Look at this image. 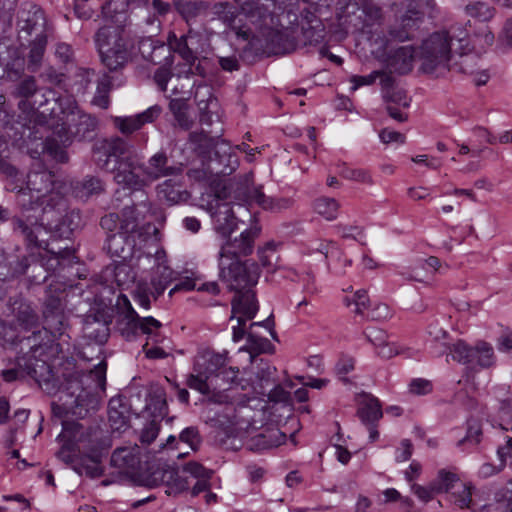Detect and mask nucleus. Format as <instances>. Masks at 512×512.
I'll list each match as a JSON object with an SVG mask.
<instances>
[{
	"label": "nucleus",
	"instance_id": "nucleus-1",
	"mask_svg": "<svg viewBox=\"0 0 512 512\" xmlns=\"http://www.w3.org/2000/svg\"><path fill=\"white\" fill-rule=\"evenodd\" d=\"M42 342V330L19 337L11 326L0 320V346L15 347V349L20 346L16 351L18 356L15 359H8L6 367L1 371L4 381L12 382L30 378L47 393L55 390L57 382L52 368L45 360L35 356V353L42 349Z\"/></svg>",
	"mask_w": 512,
	"mask_h": 512
},
{
	"label": "nucleus",
	"instance_id": "nucleus-2",
	"mask_svg": "<svg viewBox=\"0 0 512 512\" xmlns=\"http://www.w3.org/2000/svg\"><path fill=\"white\" fill-rule=\"evenodd\" d=\"M18 205L21 214L12 219L13 229L20 233L29 246L42 248L45 244L40 236L46 231L54 232L59 227L63 213L68 209L66 198L60 193H51L47 198L32 200L25 191H19Z\"/></svg>",
	"mask_w": 512,
	"mask_h": 512
},
{
	"label": "nucleus",
	"instance_id": "nucleus-3",
	"mask_svg": "<svg viewBox=\"0 0 512 512\" xmlns=\"http://www.w3.org/2000/svg\"><path fill=\"white\" fill-rule=\"evenodd\" d=\"M107 364L101 361L89 371H74L65 376L61 385V404L54 407L55 414L85 418L98 410L100 392L106 389Z\"/></svg>",
	"mask_w": 512,
	"mask_h": 512
},
{
	"label": "nucleus",
	"instance_id": "nucleus-4",
	"mask_svg": "<svg viewBox=\"0 0 512 512\" xmlns=\"http://www.w3.org/2000/svg\"><path fill=\"white\" fill-rule=\"evenodd\" d=\"M16 31L20 46L29 49L28 71L35 73L42 66L48 43L49 27L42 8L31 2L23 3L17 11Z\"/></svg>",
	"mask_w": 512,
	"mask_h": 512
},
{
	"label": "nucleus",
	"instance_id": "nucleus-5",
	"mask_svg": "<svg viewBox=\"0 0 512 512\" xmlns=\"http://www.w3.org/2000/svg\"><path fill=\"white\" fill-rule=\"evenodd\" d=\"M467 31L452 27L449 31L435 32L421 46L422 69L425 73L437 76L451 69L450 61L458 53L457 37H463Z\"/></svg>",
	"mask_w": 512,
	"mask_h": 512
},
{
	"label": "nucleus",
	"instance_id": "nucleus-6",
	"mask_svg": "<svg viewBox=\"0 0 512 512\" xmlns=\"http://www.w3.org/2000/svg\"><path fill=\"white\" fill-rule=\"evenodd\" d=\"M275 19L271 23L259 24L250 40L249 47L256 52L268 56L283 55L293 52L297 47V27H274Z\"/></svg>",
	"mask_w": 512,
	"mask_h": 512
},
{
	"label": "nucleus",
	"instance_id": "nucleus-7",
	"mask_svg": "<svg viewBox=\"0 0 512 512\" xmlns=\"http://www.w3.org/2000/svg\"><path fill=\"white\" fill-rule=\"evenodd\" d=\"M211 132L201 131L192 132L189 135V142L193 145V150L202 157L208 156L215 149L216 167L212 168L216 174L229 175L238 166L236 156L232 155L230 148L226 144L219 145L218 136H211Z\"/></svg>",
	"mask_w": 512,
	"mask_h": 512
},
{
	"label": "nucleus",
	"instance_id": "nucleus-8",
	"mask_svg": "<svg viewBox=\"0 0 512 512\" xmlns=\"http://www.w3.org/2000/svg\"><path fill=\"white\" fill-rule=\"evenodd\" d=\"M62 426L60 437L75 443L85 455H102L110 447L109 439L104 437L99 427L84 428L82 424L69 420H64Z\"/></svg>",
	"mask_w": 512,
	"mask_h": 512
},
{
	"label": "nucleus",
	"instance_id": "nucleus-9",
	"mask_svg": "<svg viewBox=\"0 0 512 512\" xmlns=\"http://www.w3.org/2000/svg\"><path fill=\"white\" fill-rule=\"evenodd\" d=\"M123 305H119V315L116 320L118 331L126 339H131L140 330L142 333H150L153 327L161 328L162 323L153 317H140L131 306L129 300L122 295Z\"/></svg>",
	"mask_w": 512,
	"mask_h": 512
},
{
	"label": "nucleus",
	"instance_id": "nucleus-10",
	"mask_svg": "<svg viewBox=\"0 0 512 512\" xmlns=\"http://www.w3.org/2000/svg\"><path fill=\"white\" fill-rule=\"evenodd\" d=\"M218 267L221 280L228 283L230 289L235 291L250 289L257 284L260 275L256 263L235 261L232 265Z\"/></svg>",
	"mask_w": 512,
	"mask_h": 512
},
{
	"label": "nucleus",
	"instance_id": "nucleus-11",
	"mask_svg": "<svg viewBox=\"0 0 512 512\" xmlns=\"http://www.w3.org/2000/svg\"><path fill=\"white\" fill-rule=\"evenodd\" d=\"M258 234V228H251L243 231L239 237L234 239H231L230 236L227 237L218 253V266L232 265L235 261H240V257L250 255Z\"/></svg>",
	"mask_w": 512,
	"mask_h": 512
},
{
	"label": "nucleus",
	"instance_id": "nucleus-12",
	"mask_svg": "<svg viewBox=\"0 0 512 512\" xmlns=\"http://www.w3.org/2000/svg\"><path fill=\"white\" fill-rule=\"evenodd\" d=\"M215 204H210L213 228L217 234L227 238L237 228L238 220L229 202H222L228 197L227 186L215 191Z\"/></svg>",
	"mask_w": 512,
	"mask_h": 512
},
{
	"label": "nucleus",
	"instance_id": "nucleus-13",
	"mask_svg": "<svg viewBox=\"0 0 512 512\" xmlns=\"http://www.w3.org/2000/svg\"><path fill=\"white\" fill-rule=\"evenodd\" d=\"M143 168L144 164L137 157L120 160L112 169L113 179L125 189L140 191L150 184L148 178L141 174Z\"/></svg>",
	"mask_w": 512,
	"mask_h": 512
},
{
	"label": "nucleus",
	"instance_id": "nucleus-14",
	"mask_svg": "<svg viewBox=\"0 0 512 512\" xmlns=\"http://www.w3.org/2000/svg\"><path fill=\"white\" fill-rule=\"evenodd\" d=\"M97 49L123 50L132 52L134 41L131 32L125 25L107 24L95 34Z\"/></svg>",
	"mask_w": 512,
	"mask_h": 512
},
{
	"label": "nucleus",
	"instance_id": "nucleus-15",
	"mask_svg": "<svg viewBox=\"0 0 512 512\" xmlns=\"http://www.w3.org/2000/svg\"><path fill=\"white\" fill-rule=\"evenodd\" d=\"M97 49L123 50L132 52L134 41L131 32L125 25L107 24L95 34Z\"/></svg>",
	"mask_w": 512,
	"mask_h": 512
},
{
	"label": "nucleus",
	"instance_id": "nucleus-16",
	"mask_svg": "<svg viewBox=\"0 0 512 512\" xmlns=\"http://www.w3.org/2000/svg\"><path fill=\"white\" fill-rule=\"evenodd\" d=\"M205 422L211 427L222 429L227 436H234L236 430L244 429L236 418L235 407L231 404L210 403L204 410Z\"/></svg>",
	"mask_w": 512,
	"mask_h": 512
},
{
	"label": "nucleus",
	"instance_id": "nucleus-17",
	"mask_svg": "<svg viewBox=\"0 0 512 512\" xmlns=\"http://www.w3.org/2000/svg\"><path fill=\"white\" fill-rule=\"evenodd\" d=\"M43 317L45 331H49L54 337L64 334L68 323L59 294L47 292L43 303Z\"/></svg>",
	"mask_w": 512,
	"mask_h": 512
},
{
	"label": "nucleus",
	"instance_id": "nucleus-18",
	"mask_svg": "<svg viewBox=\"0 0 512 512\" xmlns=\"http://www.w3.org/2000/svg\"><path fill=\"white\" fill-rule=\"evenodd\" d=\"M228 196L233 193L236 200L246 204L256 203L262 208L273 207V200L265 196L261 187L253 185V175L251 173L240 177L235 183L227 187Z\"/></svg>",
	"mask_w": 512,
	"mask_h": 512
},
{
	"label": "nucleus",
	"instance_id": "nucleus-19",
	"mask_svg": "<svg viewBox=\"0 0 512 512\" xmlns=\"http://www.w3.org/2000/svg\"><path fill=\"white\" fill-rule=\"evenodd\" d=\"M228 196L233 193L236 200L246 204L256 203L262 208L273 207V200L265 196L261 187L253 185V175L251 173L240 177L235 183L227 187Z\"/></svg>",
	"mask_w": 512,
	"mask_h": 512
},
{
	"label": "nucleus",
	"instance_id": "nucleus-20",
	"mask_svg": "<svg viewBox=\"0 0 512 512\" xmlns=\"http://www.w3.org/2000/svg\"><path fill=\"white\" fill-rule=\"evenodd\" d=\"M183 167L181 162L171 160L166 151L161 149L148 159L142 169V174L151 183L161 178L178 176L182 174Z\"/></svg>",
	"mask_w": 512,
	"mask_h": 512
},
{
	"label": "nucleus",
	"instance_id": "nucleus-21",
	"mask_svg": "<svg viewBox=\"0 0 512 512\" xmlns=\"http://www.w3.org/2000/svg\"><path fill=\"white\" fill-rule=\"evenodd\" d=\"M273 327L274 322L270 317L265 321L250 324L249 331L247 332V344L241 350L249 352L251 359L262 353H273L274 346L270 340L263 336L262 333L257 332V328H265L274 339H277Z\"/></svg>",
	"mask_w": 512,
	"mask_h": 512
},
{
	"label": "nucleus",
	"instance_id": "nucleus-22",
	"mask_svg": "<svg viewBox=\"0 0 512 512\" xmlns=\"http://www.w3.org/2000/svg\"><path fill=\"white\" fill-rule=\"evenodd\" d=\"M134 247L135 240L132 235L119 230L108 234L103 249L110 257L126 261L132 258Z\"/></svg>",
	"mask_w": 512,
	"mask_h": 512
},
{
	"label": "nucleus",
	"instance_id": "nucleus-23",
	"mask_svg": "<svg viewBox=\"0 0 512 512\" xmlns=\"http://www.w3.org/2000/svg\"><path fill=\"white\" fill-rule=\"evenodd\" d=\"M55 181L54 174L47 170L31 171L27 175V187H21L18 192L25 191L32 196V200H36V196H40V200L47 198L49 194L56 193L53 190Z\"/></svg>",
	"mask_w": 512,
	"mask_h": 512
},
{
	"label": "nucleus",
	"instance_id": "nucleus-24",
	"mask_svg": "<svg viewBox=\"0 0 512 512\" xmlns=\"http://www.w3.org/2000/svg\"><path fill=\"white\" fill-rule=\"evenodd\" d=\"M162 112L159 105H154L146 111L131 117H116L114 120L115 126L123 134H132L139 130L144 124L151 123L157 119Z\"/></svg>",
	"mask_w": 512,
	"mask_h": 512
},
{
	"label": "nucleus",
	"instance_id": "nucleus-25",
	"mask_svg": "<svg viewBox=\"0 0 512 512\" xmlns=\"http://www.w3.org/2000/svg\"><path fill=\"white\" fill-rule=\"evenodd\" d=\"M15 84L10 92V95L19 99L18 107L24 112H30L34 109L33 105L29 102L39 90L37 80L33 75H25L18 81H13Z\"/></svg>",
	"mask_w": 512,
	"mask_h": 512
},
{
	"label": "nucleus",
	"instance_id": "nucleus-26",
	"mask_svg": "<svg viewBox=\"0 0 512 512\" xmlns=\"http://www.w3.org/2000/svg\"><path fill=\"white\" fill-rule=\"evenodd\" d=\"M227 361V352L216 353L213 351H203L200 353L194 364V372L204 373L213 380L216 374L225 368Z\"/></svg>",
	"mask_w": 512,
	"mask_h": 512
},
{
	"label": "nucleus",
	"instance_id": "nucleus-27",
	"mask_svg": "<svg viewBox=\"0 0 512 512\" xmlns=\"http://www.w3.org/2000/svg\"><path fill=\"white\" fill-rule=\"evenodd\" d=\"M257 311L258 303L253 290L236 291V295L232 300V316L230 320H233L237 315L246 319H252Z\"/></svg>",
	"mask_w": 512,
	"mask_h": 512
},
{
	"label": "nucleus",
	"instance_id": "nucleus-28",
	"mask_svg": "<svg viewBox=\"0 0 512 512\" xmlns=\"http://www.w3.org/2000/svg\"><path fill=\"white\" fill-rule=\"evenodd\" d=\"M149 211L150 204L147 201H142L137 205L126 206L122 210L119 230L132 235L138 230L141 221L145 218V214Z\"/></svg>",
	"mask_w": 512,
	"mask_h": 512
},
{
	"label": "nucleus",
	"instance_id": "nucleus-29",
	"mask_svg": "<svg viewBox=\"0 0 512 512\" xmlns=\"http://www.w3.org/2000/svg\"><path fill=\"white\" fill-rule=\"evenodd\" d=\"M11 312L17 324L25 331H37L39 329V316L30 303L23 299H16L11 303Z\"/></svg>",
	"mask_w": 512,
	"mask_h": 512
},
{
	"label": "nucleus",
	"instance_id": "nucleus-30",
	"mask_svg": "<svg viewBox=\"0 0 512 512\" xmlns=\"http://www.w3.org/2000/svg\"><path fill=\"white\" fill-rule=\"evenodd\" d=\"M237 4L240 12L244 14L251 24L254 26L252 28L254 31L257 30V26L259 24L271 23L273 20V15L268 11V9L259 4L256 0H234Z\"/></svg>",
	"mask_w": 512,
	"mask_h": 512
},
{
	"label": "nucleus",
	"instance_id": "nucleus-31",
	"mask_svg": "<svg viewBox=\"0 0 512 512\" xmlns=\"http://www.w3.org/2000/svg\"><path fill=\"white\" fill-rule=\"evenodd\" d=\"M198 38L199 35L190 29L187 34L179 38L174 37V40H170L169 45L185 63H192L197 60L198 48L195 44Z\"/></svg>",
	"mask_w": 512,
	"mask_h": 512
},
{
	"label": "nucleus",
	"instance_id": "nucleus-32",
	"mask_svg": "<svg viewBox=\"0 0 512 512\" xmlns=\"http://www.w3.org/2000/svg\"><path fill=\"white\" fill-rule=\"evenodd\" d=\"M286 435L277 428H267L263 432L251 436L247 445L251 451H261L277 447L285 442Z\"/></svg>",
	"mask_w": 512,
	"mask_h": 512
},
{
	"label": "nucleus",
	"instance_id": "nucleus-33",
	"mask_svg": "<svg viewBox=\"0 0 512 512\" xmlns=\"http://www.w3.org/2000/svg\"><path fill=\"white\" fill-rule=\"evenodd\" d=\"M109 423L114 431H124L129 426V408L121 396L113 397L108 404Z\"/></svg>",
	"mask_w": 512,
	"mask_h": 512
},
{
	"label": "nucleus",
	"instance_id": "nucleus-34",
	"mask_svg": "<svg viewBox=\"0 0 512 512\" xmlns=\"http://www.w3.org/2000/svg\"><path fill=\"white\" fill-rule=\"evenodd\" d=\"M67 122L71 132L75 137H78L79 140L91 138L98 124L95 117L82 111L72 113V117L67 119Z\"/></svg>",
	"mask_w": 512,
	"mask_h": 512
},
{
	"label": "nucleus",
	"instance_id": "nucleus-35",
	"mask_svg": "<svg viewBox=\"0 0 512 512\" xmlns=\"http://www.w3.org/2000/svg\"><path fill=\"white\" fill-rule=\"evenodd\" d=\"M219 20L226 26L225 32L227 35L233 34L237 39L247 41L248 44L250 43L254 30L247 24L241 23V19L238 18V13L234 7L227 10Z\"/></svg>",
	"mask_w": 512,
	"mask_h": 512
},
{
	"label": "nucleus",
	"instance_id": "nucleus-36",
	"mask_svg": "<svg viewBox=\"0 0 512 512\" xmlns=\"http://www.w3.org/2000/svg\"><path fill=\"white\" fill-rule=\"evenodd\" d=\"M83 333L88 339L104 344L110 333L109 322L96 315H87L83 324Z\"/></svg>",
	"mask_w": 512,
	"mask_h": 512
},
{
	"label": "nucleus",
	"instance_id": "nucleus-37",
	"mask_svg": "<svg viewBox=\"0 0 512 512\" xmlns=\"http://www.w3.org/2000/svg\"><path fill=\"white\" fill-rule=\"evenodd\" d=\"M145 409L151 413L154 419H163L168 414L166 392L159 385H151L146 398Z\"/></svg>",
	"mask_w": 512,
	"mask_h": 512
},
{
	"label": "nucleus",
	"instance_id": "nucleus-38",
	"mask_svg": "<svg viewBox=\"0 0 512 512\" xmlns=\"http://www.w3.org/2000/svg\"><path fill=\"white\" fill-rule=\"evenodd\" d=\"M148 0H109L102 6V13L106 18L111 19L110 24H117L126 21L125 13L130 6L146 4Z\"/></svg>",
	"mask_w": 512,
	"mask_h": 512
},
{
	"label": "nucleus",
	"instance_id": "nucleus-39",
	"mask_svg": "<svg viewBox=\"0 0 512 512\" xmlns=\"http://www.w3.org/2000/svg\"><path fill=\"white\" fill-rule=\"evenodd\" d=\"M102 64L109 72L121 71L131 60L132 52L123 50L98 49Z\"/></svg>",
	"mask_w": 512,
	"mask_h": 512
},
{
	"label": "nucleus",
	"instance_id": "nucleus-40",
	"mask_svg": "<svg viewBox=\"0 0 512 512\" xmlns=\"http://www.w3.org/2000/svg\"><path fill=\"white\" fill-rule=\"evenodd\" d=\"M414 49L410 45L400 46L388 57V66L394 71L405 74L412 68Z\"/></svg>",
	"mask_w": 512,
	"mask_h": 512
},
{
	"label": "nucleus",
	"instance_id": "nucleus-41",
	"mask_svg": "<svg viewBox=\"0 0 512 512\" xmlns=\"http://www.w3.org/2000/svg\"><path fill=\"white\" fill-rule=\"evenodd\" d=\"M110 463L122 472H129L135 470L140 461L135 453V448L120 447L114 450Z\"/></svg>",
	"mask_w": 512,
	"mask_h": 512
},
{
	"label": "nucleus",
	"instance_id": "nucleus-42",
	"mask_svg": "<svg viewBox=\"0 0 512 512\" xmlns=\"http://www.w3.org/2000/svg\"><path fill=\"white\" fill-rule=\"evenodd\" d=\"M138 49L142 57L153 64H160L165 55L169 53V49L164 43L150 37L141 39Z\"/></svg>",
	"mask_w": 512,
	"mask_h": 512
},
{
	"label": "nucleus",
	"instance_id": "nucleus-43",
	"mask_svg": "<svg viewBox=\"0 0 512 512\" xmlns=\"http://www.w3.org/2000/svg\"><path fill=\"white\" fill-rule=\"evenodd\" d=\"M177 273L174 272L170 267L158 264L153 271L151 277V286L153 288L152 294L157 299L165 289L176 280Z\"/></svg>",
	"mask_w": 512,
	"mask_h": 512
},
{
	"label": "nucleus",
	"instance_id": "nucleus-44",
	"mask_svg": "<svg viewBox=\"0 0 512 512\" xmlns=\"http://www.w3.org/2000/svg\"><path fill=\"white\" fill-rule=\"evenodd\" d=\"M28 57L25 58L22 53L13 48L10 51V57L5 64L4 72L8 81H18L25 76V70H28Z\"/></svg>",
	"mask_w": 512,
	"mask_h": 512
},
{
	"label": "nucleus",
	"instance_id": "nucleus-45",
	"mask_svg": "<svg viewBox=\"0 0 512 512\" xmlns=\"http://www.w3.org/2000/svg\"><path fill=\"white\" fill-rule=\"evenodd\" d=\"M183 470L197 479L192 488L193 496H196L209 488V479L213 474L212 470L206 469L203 465L197 462H188L185 464Z\"/></svg>",
	"mask_w": 512,
	"mask_h": 512
},
{
	"label": "nucleus",
	"instance_id": "nucleus-46",
	"mask_svg": "<svg viewBox=\"0 0 512 512\" xmlns=\"http://www.w3.org/2000/svg\"><path fill=\"white\" fill-rule=\"evenodd\" d=\"M73 194L80 199H87L93 195H99L104 192L102 180L95 176H86L72 185Z\"/></svg>",
	"mask_w": 512,
	"mask_h": 512
},
{
	"label": "nucleus",
	"instance_id": "nucleus-47",
	"mask_svg": "<svg viewBox=\"0 0 512 512\" xmlns=\"http://www.w3.org/2000/svg\"><path fill=\"white\" fill-rule=\"evenodd\" d=\"M104 148L107 160L114 158L116 165L119 164L120 160L136 157L132 154V146L120 137H115L107 141ZM107 164L108 161H106V165Z\"/></svg>",
	"mask_w": 512,
	"mask_h": 512
},
{
	"label": "nucleus",
	"instance_id": "nucleus-48",
	"mask_svg": "<svg viewBox=\"0 0 512 512\" xmlns=\"http://www.w3.org/2000/svg\"><path fill=\"white\" fill-rule=\"evenodd\" d=\"M101 458L102 455L100 454L85 455L84 458L76 461V463L73 465V469L79 475L85 474L91 478H97L102 475V467L100 465Z\"/></svg>",
	"mask_w": 512,
	"mask_h": 512
},
{
	"label": "nucleus",
	"instance_id": "nucleus-49",
	"mask_svg": "<svg viewBox=\"0 0 512 512\" xmlns=\"http://www.w3.org/2000/svg\"><path fill=\"white\" fill-rule=\"evenodd\" d=\"M357 414L364 424H374L382 417L381 405L378 399L372 396H367L361 407L358 409Z\"/></svg>",
	"mask_w": 512,
	"mask_h": 512
},
{
	"label": "nucleus",
	"instance_id": "nucleus-50",
	"mask_svg": "<svg viewBox=\"0 0 512 512\" xmlns=\"http://www.w3.org/2000/svg\"><path fill=\"white\" fill-rule=\"evenodd\" d=\"M469 32L467 31L463 37H457L458 44V55L460 57L459 62H455L454 65L459 67V71L465 74H474L476 69L474 68V64L477 62V57L474 54H466L465 48L468 46L467 36Z\"/></svg>",
	"mask_w": 512,
	"mask_h": 512
},
{
	"label": "nucleus",
	"instance_id": "nucleus-51",
	"mask_svg": "<svg viewBox=\"0 0 512 512\" xmlns=\"http://www.w3.org/2000/svg\"><path fill=\"white\" fill-rule=\"evenodd\" d=\"M163 485L166 487L165 493L167 495H176L186 490L189 483L186 478L179 475L175 468L168 465Z\"/></svg>",
	"mask_w": 512,
	"mask_h": 512
},
{
	"label": "nucleus",
	"instance_id": "nucleus-52",
	"mask_svg": "<svg viewBox=\"0 0 512 512\" xmlns=\"http://www.w3.org/2000/svg\"><path fill=\"white\" fill-rule=\"evenodd\" d=\"M81 226V216L79 211L66 210L63 213V217L59 222V227H56L54 233H56L59 237L68 238L71 233L78 229Z\"/></svg>",
	"mask_w": 512,
	"mask_h": 512
},
{
	"label": "nucleus",
	"instance_id": "nucleus-53",
	"mask_svg": "<svg viewBox=\"0 0 512 512\" xmlns=\"http://www.w3.org/2000/svg\"><path fill=\"white\" fill-rule=\"evenodd\" d=\"M112 89V78L104 73L97 81V88L92 103L100 108L107 109L110 103L109 93Z\"/></svg>",
	"mask_w": 512,
	"mask_h": 512
},
{
	"label": "nucleus",
	"instance_id": "nucleus-54",
	"mask_svg": "<svg viewBox=\"0 0 512 512\" xmlns=\"http://www.w3.org/2000/svg\"><path fill=\"white\" fill-rule=\"evenodd\" d=\"M450 353L452 354L453 360L462 363L468 364L472 363L476 357V346L470 347L464 341L458 340L451 346H448Z\"/></svg>",
	"mask_w": 512,
	"mask_h": 512
},
{
	"label": "nucleus",
	"instance_id": "nucleus-55",
	"mask_svg": "<svg viewBox=\"0 0 512 512\" xmlns=\"http://www.w3.org/2000/svg\"><path fill=\"white\" fill-rule=\"evenodd\" d=\"M176 8L179 13L187 20L193 19L205 12L209 8V4L205 1H179L176 2Z\"/></svg>",
	"mask_w": 512,
	"mask_h": 512
},
{
	"label": "nucleus",
	"instance_id": "nucleus-56",
	"mask_svg": "<svg viewBox=\"0 0 512 512\" xmlns=\"http://www.w3.org/2000/svg\"><path fill=\"white\" fill-rule=\"evenodd\" d=\"M466 13L474 24L485 23L494 16V9L484 2H475L466 6Z\"/></svg>",
	"mask_w": 512,
	"mask_h": 512
},
{
	"label": "nucleus",
	"instance_id": "nucleus-57",
	"mask_svg": "<svg viewBox=\"0 0 512 512\" xmlns=\"http://www.w3.org/2000/svg\"><path fill=\"white\" fill-rule=\"evenodd\" d=\"M339 203L334 198L321 197L315 200L314 210L326 220L332 221L337 218Z\"/></svg>",
	"mask_w": 512,
	"mask_h": 512
},
{
	"label": "nucleus",
	"instance_id": "nucleus-58",
	"mask_svg": "<svg viewBox=\"0 0 512 512\" xmlns=\"http://www.w3.org/2000/svg\"><path fill=\"white\" fill-rule=\"evenodd\" d=\"M303 36L304 45H312L321 42L324 38V26L321 21H316V24L306 26L301 24L300 30Z\"/></svg>",
	"mask_w": 512,
	"mask_h": 512
},
{
	"label": "nucleus",
	"instance_id": "nucleus-59",
	"mask_svg": "<svg viewBox=\"0 0 512 512\" xmlns=\"http://www.w3.org/2000/svg\"><path fill=\"white\" fill-rule=\"evenodd\" d=\"M459 483V478L455 473L441 470L438 474V479L432 482V489L439 492H448L455 484L459 485Z\"/></svg>",
	"mask_w": 512,
	"mask_h": 512
},
{
	"label": "nucleus",
	"instance_id": "nucleus-60",
	"mask_svg": "<svg viewBox=\"0 0 512 512\" xmlns=\"http://www.w3.org/2000/svg\"><path fill=\"white\" fill-rule=\"evenodd\" d=\"M213 381L207 374L195 372V374L189 375L187 385L202 394H208L210 393V386L214 384Z\"/></svg>",
	"mask_w": 512,
	"mask_h": 512
},
{
	"label": "nucleus",
	"instance_id": "nucleus-61",
	"mask_svg": "<svg viewBox=\"0 0 512 512\" xmlns=\"http://www.w3.org/2000/svg\"><path fill=\"white\" fill-rule=\"evenodd\" d=\"M475 351V360L480 367L488 368L494 364V352L491 345L486 342H479Z\"/></svg>",
	"mask_w": 512,
	"mask_h": 512
},
{
	"label": "nucleus",
	"instance_id": "nucleus-62",
	"mask_svg": "<svg viewBox=\"0 0 512 512\" xmlns=\"http://www.w3.org/2000/svg\"><path fill=\"white\" fill-rule=\"evenodd\" d=\"M382 98L386 105L391 104L403 108H407L410 105V99L407 97L406 92L400 88H395L389 92L385 91Z\"/></svg>",
	"mask_w": 512,
	"mask_h": 512
},
{
	"label": "nucleus",
	"instance_id": "nucleus-63",
	"mask_svg": "<svg viewBox=\"0 0 512 512\" xmlns=\"http://www.w3.org/2000/svg\"><path fill=\"white\" fill-rule=\"evenodd\" d=\"M363 12V21L367 27H371L375 24H379L382 20V10L379 6L366 3L362 9Z\"/></svg>",
	"mask_w": 512,
	"mask_h": 512
},
{
	"label": "nucleus",
	"instance_id": "nucleus-64",
	"mask_svg": "<svg viewBox=\"0 0 512 512\" xmlns=\"http://www.w3.org/2000/svg\"><path fill=\"white\" fill-rule=\"evenodd\" d=\"M500 426L503 430L512 432V401L505 399L501 401L499 409Z\"/></svg>",
	"mask_w": 512,
	"mask_h": 512
}]
</instances>
